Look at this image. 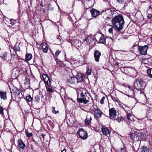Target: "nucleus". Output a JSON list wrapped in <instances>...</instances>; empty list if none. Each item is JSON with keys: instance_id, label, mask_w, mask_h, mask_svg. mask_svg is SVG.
Here are the masks:
<instances>
[{"instance_id": "obj_1", "label": "nucleus", "mask_w": 152, "mask_h": 152, "mask_svg": "<svg viewBox=\"0 0 152 152\" xmlns=\"http://www.w3.org/2000/svg\"><path fill=\"white\" fill-rule=\"evenodd\" d=\"M112 23L115 30L117 31L122 30L124 23L123 16L121 15L115 16L112 18Z\"/></svg>"}, {"instance_id": "obj_2", "label": "nucleus", "mask_w": 152, "mask_h": 152, "mask_svg": "<svg viewBox=\"0 0 152 152\" xmlns=\"http://www.w3.org/2000/svg\"><path fill=\"white\" fill-rule=\"evenodd\" d=\"M80 95L81 97L78 99L79 102H83L84 104H86L89 102V98L87 96L86 93L84 94L83 92H82L80 94Z\"/></svg>"}, {"instance_id": "obj_3", "label": "nucleus", "mask_w": 152, "mask_h": 152, "mask_svg": "<svg viewBox=\"0 0 152 152\" xmlns=\"http://www.w3.org/2000/svg\"><path fill=\"white\" fill-rule=\"evenodd\" d=\"M145 85V83L141 79H137L134 83V86L136 89L140 88Z\"/></svg>"}, {"instance_id": "obj_4", "label": "nucleus", "mask_w": 152, "mask_h": 152, "mask_svg": "<svg viewBox=\"0 0 152 152\" xmlns=\"http://www.w3.org/2000/svg\"><path fill=\"white\" fill-rule=\"evenodd\" d=\"M77 134L79 137L83 140H86L87 138L88 134L86 131L83 129H80L78 132Z\"/></svg>"}, {"instance_id": "obj_5", "label": "nucleus", "mask_w": 152, "mask_h": 152, "mask_svg": "<svg viewBox=\"0 0 152 152\" xmlns=\"http://www.w3.org/2000/svg\"><path fill=\"white\" fill-rule=\"evenodd\" d=\"M93 112L94 118L96 120L99 119L101 118L102 115L103 114V113L101 110L98 107L94 109Z\"/></svg>"}, {"instance_id": "obj_6", "label": "nucleus", "mask_w": 152, "mask_h": 152, "mask_svg": "<svg viewBox=\"0 0 152 152\" xmlns=\"http://www.w3.org/2000/svg\"><path fill=\"white\" fill-rule=\"evenodd\" d=\"M148 48L147 45H145L143 46H139L138 47L140 54L142 55H145L146 54Z\"/></svg>"}, {"instance_id": "obj_7", "label": "nucleus", "mask_w": 152, "mask_h": 152, "mask_svg": "<svg viewBox=\"0 0 152 152\" xmlns=\"http://www.w3.org/2000/svg\"><path fill=\"white\" fill-rule=\"evenodd\" d=\"M26 145L21 139L19 140L18 142V148L20 152H23V150Z\"/></svg>"}, {"instance_id": "obj_8", "label": "nucleus", "mask_w": 152, "mask_h": 152, "mask_svg": "<svg viewBox=\"0 0 152 152\" xmlns=\"http://www.w3.org/2000/svg\"><path fill=\"white\" fill-rule=\"evenodd\" d=\"M101 52L98 50H95L94 53V57L95 61L96 62H98L99 61V58L101 56Z\"/></svg>"}, {"instance_id": "obj_9", "label": "nucleus", "mask_w": 152, "mask_h": 152, "mask_svg": "<svg viewBox=\"0 0 152 152\" xmlns=\"http://www.w3.org/2000/svg\"><path fill=\"white\" fill-rule=\"evenodd\" d=\"M110 116L112 118H114L116 116V112L115 108H112L109 110Z\"/></svg>"}, {"instance_id": "obj_10", "label": "nucleus", "mask_w": 152, "mask_h": 152, "mask_svg": "<svg viewBox=\"0 0 152 152\" xmlns=\"http://www.w3.org/2000/svg\"><path fill=\"white\" fill-rule=\"evenodd\" d=\"M40 47L44 53H47L48 48V45L45 42L42 43L40 45Z\"/></svg>"}, {"instance_id": "obj_11", "label": "nucleus", "mask_w": 152, "mask_h": 152, "mask_svg": "<svg viewBox=\"0 0 152 152\" xmlns=\"http://www.w3.org/2000/svg\"><path fill=\"white\" fill-rule=\"evenodd\" d=\"M131 137L132 140L134 141H137L138 140V135H139V133L137 132H135L134 133H132L131 134Z\"/></svg>"}, {"instance_id": "obj_12", "label": "nucleus", "mask_w": 152, "mask_h": 152, "mask_svg": "<svg viewBox=\"0 0 152 152\" xmlns=\"http://www.w3.org/2000/svg\"><path fill=\"white\" fill-rule=\"evenodd\" d=\"M91 115V114L90 113L88 114L86 119L85 120V122L86 124L87 125H89L91 124V120L92 119Z\"/></svg>"}, {"instance_id": "obj_13", "label": "nucleus", "mask_w": 152, "mask_h": 152, "mask_svg": "<svg viewBox=\"0 0 152 152\" xmlns=\"http://www.w3.org/2000/svg\"><path fill=\"white\" fill-rule=\"evenodd\" d=\"M91 14L93 17L95 18L99 14L100 12L97 11L96 9H92L90 10Z\"/></svg>"}, {"instance_id": "obj_14", "label": "nucleus", "mask_w": 152, "mask_h": 152, "mask_svg": "<svg viewBox=\"0 0 152 152\" xmlns=\"http://www.w3.org/2000/svg\"><path fill=\"white\" fill-rule=\"evenodd\" d=\"M101 131L102 133L104 135L108 136L110 134V130L106 127L102 128Z\"/></svg>"}, {"instance_id": "obj_15", "label": "nucleus", "mask_w": 152, "mask_h": 152, "mask_svg": "<svg viewBox=\"0 0 152 152\" xmlns=\"http://www.w3.org/2000/svg\"><path fill=\"white\" fill-rule=\"evenodd\" d=\"M84 77V75L81 73H79L76 75L77 82H82L83 80V79Z\"/></svg>"}, {"instance_id": "obj_16", "label": "nucleus", "mask_w": 152, "mask_h": 152, "mask_svg": "<svg viewBox=\"0 0 152 152\" xmlns=\"http://www.w3.org/2000/svg\"><path fill=\"white\" fill-rule=\"evenodd\" d=\"M11 89L12 90H11V91L12 93H13L16 96H18L20 94H21L19 90H18L16 87H14L13 89Z\"/></svg>"}, {"instance_id": "obj_17", "label": "nucleus", "mask_w": 152, "mask_h": 152, "mask_svg": "<svg viewBox=\"0 0 152 152\" xmlns=\"http://www.w3.org/2000/svg\"><path fill=\"white\" fill-rule=\"evenodd\" d=\"M68 82L71 84H75L76 83H77V79L75 77H72L69 79Z\"/></svg>"}, {"instance_id": "obj_18", "label": "nucleus", "mask_w": 152, "mask_h": 152, "mask_svg": "<svg viewBox=\"0 0 152 152\" xmlns=\"http://www.w3.org/2000/svg\"><path fill=\"white\" fill-rule=\"evenodd\" d=\"M0 94L1 98L4 100L7 99V96L6 95V92L3 91H0Z\"/></svg>"}, {"instance_id": "obj_19", "label": "nucleus", "mask_w": 152, "mask_h": 152, "mask_svg": "<svg viewBox=\"0 0 152 152\" xmlns=\"http://www.w3.org/2000/svg\"><path fill=\"white\" fill-rule=\"evenodd\" d=\"M106 39L103 36H102L100 38L99 43L102 44H104L106 42Z\"/></svg>"}, {"instance_id": "obj_20", "label": "nucleus", "mask_w": 152, "mask_h": 152, "mask_svg": "<svg viewBox=\"0 0 152 152\" xmlns=\"http://www.w3.org/2000/svg\"><path fill=\"white\" fill-rule=\"evenodd\" d=\"M44 80L45 81V85H48L49 86L50 85V84H51L50 81L48 76L47 77L44 79Z\"/></svg>"}, {"instance_id": "obj_21", "label": "nucleus", "mask_w": 152, "mask_h": 152, "mask_svg": "<svg viewBox=\"0 0 152 152\" xmlns=\"http://www.w3.org/2000/svg\"><path fill=\"white\" fill-rule=\"evenodd\" d=\"M32 57V55L31 53H27L26 55V59L27 61H30Z\"/></svg>"}, {"instance_id": "obj_22", "label": "nucleus", "mask_w": 152, "mask_h": 152, "mask_svg": "<svg viewBox=\"0 0 152 152\" xmlns=\"http://www.w3.org/2000/svg\"><path fill=\"white\" fill-rule=\"evenodd\" d=\"M32 99L33 98L30 95H28L26 97V100L27 102H31L32 100Z\"/></svg>"}, {"instance_id": "obj_23", "label": "nucleus", "mask_w": 152, "mask_h": 152, "mask_svg": "<svg viewBox=\"0 0 152 152\" xmlns=\"http://www.w3.org/2000/svg\"><path fill=\"white\" fill-rule=\"evenodd\" d=\"M47 91L50 92H53V90L52 88L51 87V84L50 85H45Z\"/></svg>"}, {"instance_id": "obj_24", "label": "nucleus", "mask_w": 152, "mask_h": 152, "mask_svg": "<svg viewBox=\"0 0 152 152\" xmlns=\"http://www.w3.org/2000/svg\"><path fill=\"white\" fill-rule=\"evenodd\" d=\"M147 72L148 76L152 78V68L148 69Z\"/></svg>"}, {"instance_id": "obj_25", "label": "nucleus", "mask_w": 152, "mask_h": 152, "mask_svg": "<svg viewBox=\"0 0 152 152\" xmlns=\"http://www.w3.org/2000/svg\"><path fill=\"white\" fill-rule=\"evenodd\" d=\"M116 1L119 4H124V6H126V2L125 0H116Z\"/></svg>"}, {"instance_id": "obj_26", "label": "nucleus", "mask_w": 152, "mask_h": 152, "mask_svg": "<svg viewBox=\"0 0 152 152\" xmlns=\"http://www.w3.org/2000/svg\"><path fill=\"white\" fill-rule=\"evenodd\" d=\"M56 61V62L58 66H62V63L57 58H56L55 59Z\"/></svg>"}, {"instance_id": "obj_27", "label": "nucleus", "mask_w": 152, "mask_h": 152, "mask_svg": "<svg viewBox=\"0 0 152 152\" xmlns=\"http://www.w3.org/2000/svg\"><path fill=\"white\" fill-rule=\"evenodd\" d=\"M61 53V51L59 50H58L57 51H56L55 52V55H54V56L56 59V58H57L58 56L59 55V54Z\"/></svg>"}, {"instance_id": "obj_28", "label": "nucleus", "mask_w": 152, "mask_h": 152, "mask_svg": "<svg viewBox=\"0 0 152 152\" xmlns=\"http://www.w3.org/2000/svg\"><path fill=\"white\" fill-rule=\"evenodd\" d=\"M40 95L39 94L37 95L35 97L34 99L36 102H39L40 100Z\"/></svg>"}, {"instance_id": "obj_29", "label": "nucleus", "mask_w": 152, "mask_h": 152, "mask_svg": "<svg viewBox=\"0 0 152 152\" xmlns=\"http://www.w3.org/2000/svg\"><path fill=\"white\" fill-rule=\"evenodd\" d=\"M141 152H149V150L146 147H143Z\"/></svg>"}, {"instance_id": "obj_30", "label": "nucleus", "mask_w": 152, "mask_h": 152, "mask_svg": "<svg viewBox=\"0 0 152 152\" xmlns=\"http://www.w3.org/2000/svg\"><path fill=\"white\" fill-rule=\"evenodd\" d=\"M91 70L89 68H87L86 69V75H90L91 74Z\"/></svg>"}, {"instance_id": "obj_31", "label": "nucleus", "mask_w": 152, "mask_h": 152, "mask_svg": "<svg viewBox=\"0 0 152 152\" xmlns=\"http://www.w3.org/2000/svg\"><path fill=\"white\" fill-rule=\"evenodd\" d=\"M121 120L122 118L121 116L119 115H118L117 118H115L114 119V120H117L119 122H120L121 121Z\"/></svg>"}, {"instance_id": "obj_32", "label": "nucleus", "mask_w": 152, "mask_h": 152, "mask_svg": "<svg viewBox=\"0 0 152 152\" xmlns=\"http://www.w3.org/2000/svg\"><path fill=\"white\" fill-rule=\"evenodd\" d=\"M140 135L142 139H145L146 137V134L144 133L141 132L140 134Z\"/></svg>"}, {"instance_id": "obj_33", "label": "nucleus", "mask_w": 152, "mask_h": 152, "mask_svg": "<svg viewBox=\"0 0 152 152\" xmlns=\"http://www.w3.org/2000/svg\"><path fill=\"white\" fill-rule=\"evenodd\" d=\"M129 93L131 94V97H133L134 96H135V93L134 90H130V92Z\"/></svg>"}, {"instance_id": "obj_34", "label": "nucleus", "mask_w": 152, "mask_h": 152, "mask_svg": "<svg viewBox=\"0 0 152 152\" xmlns=\"http://www.w3.org/2000/svg\"><path fill=\"white\" fill-rule=\"evenodd\" d=\"M4 108L1 106H0V114L1 115H3L4 114L3 112Z\"/></svg>"}, {"instance_id": "obj_35", "label": "nucleus", "mask_w": 152, "mask_h": 152, "mask_svg": "<svg viewBox=\"0 0 152 152\" xmlns=\"http://www.w3.org/2000/svg\"><path fill=\"white\" fill-rule=\"evenodd\" d=\"M52 108V111L53 113H54L55 114H57V113L58 112V111H56L55 110V107H53Z\"/></svg>"}, {"instance_id": "obj_36", "label": "nucleus", "mask_w": 152, "mask_h": 152, "mask_svg": "<svg viewBox=\"0 0 152 152\" xmlns=\"http://www.w3.org/2000/svg\"><path fill=\"white\" fill-rule=\"evenodd\" d=\"M147 12L152 13V8L151 6H149L148 8Z\"/></svg>"}, {"instance_id": "obj_37", "label": "nucleus", "mask_w": 152, "mask_h": 152, "mask_svg": "<svg viewBox=\"0 0 152 152\" xmlns=\"http://www.w3.org/2000/svg\"><path fill=\"white\" fill-rule=\"evenodd\" d=\"M26 135L27 137H29L32 136V133H29L28 132L26 131Z\"/></svg>"}, {"instance_id": "obj_38", "label": "nucleus", "mask_w": 152, "mask_h": 152, "mask_svg": "<svg viewBox=\"0 0 152 152\" xmlns=\"http://www.w3.org/2000/svg\"><path fill=\"white\" fill-rule=\"evenodd\" d=\"M113 28H114V26L113 27H112L111 28L109 29L108 31L111 34H113Z\"/></svg>"}, {"instance_id": "obj_39", "label": "nucleus", "mask_w": 152, "mask_h": 152, "mask_svg": "<svg viewBox=\"0 0 152 152\" xmlns=\"http://www.w3.org/2000/svg\"><path fill=\"white\" fill-rule=\"evenodd\" d=\"M105 97L104 96H103V97H102V99L100 100V102L101 104H104V101L105 99Z\"/></svg>"}, {"instance_id": "obj_40", "label": "nucleus", "mask_w": 152, "mask_h": 152, "mask_svg": "<svg viewBox=\"0 0 152 152\" xmlns=\"http://www.w3.org/2000/svg\"><path fill=\"white\" fill-rule=\"evenodd\" d=\"M148 18V19H152V13H148V15H147Z\"/></svg>"}, {"instance_id": "obj_41", "label": "nucleus", "mask_w": 152, "mask_h": 152, "mask_svg": "<svg viewBox=\"0 0 152 152\" xmlns=\"http://www.w3.org/2000/svg\"><path fill=\"white\" fill-rule=\"evenodd\" d=\"M42 76L43 80L45 79L47 77H48V75L45 74H43L42 75Z\"/></svg>"}, {"instance_id": "obj_42", "label": "nucleus", "mask_w": 152, "mask_h": 152, "mask_svg": "<svg viewBox=\"0 0 152 152\" xmlns=\"http://www.w3.org/2000/svg\"><path fill=\"white\" fill-rule=\"evenodd\" d=\"M7 57V54H4L2 55L1 56V58L3 59H5Z\"/></svg>"}, {"instance_id": "obj_43", "label": "nucleus", "mask_w": 152, "mask_h": 152, "mask_svg": "<svg viewBox=\"0 0 152 152\" xmlns=\"http://www.w3.org/2000/svg\"><path fill=\"white\" fill-rule=\"evenodd\" d=\"M132 117L131 115L130 114H128L127 116V118L128 120H131L132 121V120L130 118V117Z\"/></svg>"}, {"instance_id": "obj_44", "label": "nucleus", "mask_w": 152, "mask_h": 152, "mask_svg": "<svg viewBox=\"0 0 152 152\" xmlns=\"http://www.w3.org/2000/svg\"><path fill=\"white\" fill-rule=\"evenodd\" d=\"M15 50L18 51H20V47L15 48Z\"/></svg>"}, {"instance_id": "obj_45", "label": "nucleus", "mask_w": 152, "mask_h": 152, "mask_svg": "<svg viewBox=\"0 0 152 152\" xmlns=\"http://www.w3.org/2000/svg\"><path fill=\"white\" fill-rule=\"evenodd\" d=\"M61 39L62 38H61V37H58L57 39V40L58 41H61Z\"/></svg>"}, {"instance_id": "obj_46", "label": "nucleus", "mask_w": 152, "mask_h": 152, "mask_svg": "<svg viewBox=\"0 0 152 152\" xmlns=\"http://www.w3.org/2000/svg\"><path fill=\"white\" fill-rule=\"evenodd\" d=\"M88 38L86 37L84 40V42L86 41L87 42H88Z\"/></svg>"}, {"instance_id": "obj_47", "label": "nucleus", "mask_w": 152, "mask_h": 152, "mask_svg": "<svg viewBox=\"0 0 152 152\" xmlns=\"http://www.w3.org/2000/svg\"><path fill=\"white\" fill-rule=\"evenodd\" d=\"M41 135L42 136V137L43 138V140H44V137L45 136V134H42Z\"/></svg>"}, {"instance_id": "obj_48", "label": "nucleus", "mask_w": 152, "mask_h": 152, "mask_svg": "<svg viewBox=\"0 0 152 152\" xmlns=\"http://www.w3.org/2000/svg\"><path fill=\"white\" fill-rule=\"evenodd\" d=\"M61 152H66V150L64 148L63 150L61 151Z\"/></svg>"}, {"instance_id": "obj_49", "label": "nucleus", "mask_w": 152, "mask_h": 152, "mask_svg": "<svg viewBox=\"0 0 152 152\" xmlns=\"http://www.w3.org/2000/svg\"><path fill=\"white\" fill-rule=\"evenodd\" d=\"M15 53H14L13 54L12 53H11V56H16V52L15 51Z\"/></svg>"}, {"instance_id": "obj_50", "label": "nucleus", "mask_w": 152, "mask_h": 152, "mask_svg": "<svg viewBox=\"0 0 152 152\" xmlns=\"http://www.w3.org/2000/svg\"><path fill=\"white\" fill-rule=\"evenodd\" d=\"M111 98H112L113 99L114 101H116L117 100L116 99L114 98H113L112 96H111Z\"/></svg>"}, {"instance_id": "obj_51", "label": "nucleus", "mask_w": 152, "mask_h": 152, "mask_svg": "<svg viewBox=\"0 0 152 152\" xmlns=\"http://www.w3.org/2000/svg\"><path fill=\"white\" fill-rule=\"evenodd\" d=\"M40 5L41 6H42V7H44V6L43 5V4H42V2L40 4Z\"/></svg>"}, {"instance_id": "obj_52", "label": "nucleus", "mask_w": 152, "mask_h": 152, "mask_svg": "<svg viewBox=\"0 0 152 152\" xmlns=\"http://www.w3.org/2000/svg\"><path fill=\"white\" fill-rule=\"evenodd\" d=\"M31 149H32V150H33V146L32 145H31Z\"/></svg>"}, {"instance_id": "obj_53", "label": "nucleus", "mask_w": 152, "mask_h": 152, "mask_svg": "<svg viewBox=\"0 0 152 152\" xmlns=\"http://www.w3.org/2000/svg\"><path fill=\"white\" fill-rule=\"evenodd\" d=\"M4 0H0V3H2L3 2Z\"/></svg>"}, {"instance_id": "obj_54", "label": "nucleus", "mask_w": 152, "mask_h": 152, "mask_svg": "<svg viewBox=\"0 0 152 152\" xmlns=\"http://www.w3.org/2000/svg\"><path fill=\"white\" fill-rule=\"evenodd\" d=\"M127 87H128V88H129L130 89V86L128 85L127 86Z\"/></svg>"}, {"instance_id": "obj_55", "label": "nucleus", "mask_w": 152, "mask_h": 152, "mask_svg": "<svg viewBox=\"0 0 152 152\" xmlns=\"http://www.w3.org/2000/svg\"><path fill=\"white\" fill-rule=\"evenodd\" d=\"M123 86L124 87H126L127 86L125 85V84H124L123 85Z\"/></svg>"}, {"instance_id": "obj_56", "label": "nucleus", "mask_w": 152, "mask_h": 152, "mask_svg": "<svg viewBox=\"0 0 152 152\" xmlns=\"http://www.w3.org/2000/svg\"><path fill=\"white\" fill-rule=\"evenodd\" d=\"M121 151H122V150L124 149V148H121Z\"/></svg>"}, {"instance_id": "obj_57", "label": "nucleus", "mask_w": 152, "mask_h": 152, "mask_svg": "<svg viewBox=\"0 0 152 152\" xmlns=\"http://www.w3.org/2000/svg\"><path fill=\"white\" fill-rule=\"evenodd\" d=\"M93 152H96V151H93Z\"/></svg>"}]
</instances>
